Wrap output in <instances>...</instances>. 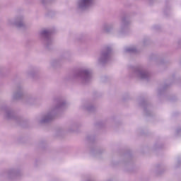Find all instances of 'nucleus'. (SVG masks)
<instances>
[{"label":"nucleus","mask_w":181,"mask_h":181,"mask_svg":"<svg viewBox=\"0 0 181 181\" xmlns=\"http://www.w3.org/2000/svg\"><path fill=\"white\" fill-rule=\"evenodd\" d=\"M93 4L92 0H79L78 5L79 8H88V6H90Z\"/></svg>","instance_id":"1"},{"label":"nucleus","mask_w":181,"mask_h":181,"mask_svg":"<svg viewBox=\"0 0 181 181\" xmlns=\"http://www.w3.org/2000/svg\"><path fill=\"white\" fill-rule=\"evenodd\" d=\"M46 33H47V31L44 30V31H42V35H46Z\"/></svg>","instance_id":"2"}]
</instances>
